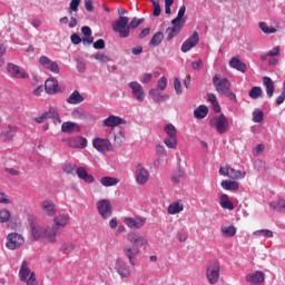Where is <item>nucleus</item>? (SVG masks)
<instances>
[{"label":"nucleus","mask_w":285,"mask_h":285,"mask_svg":"<svg viewBox=\"0 0 285 285\" xmlns=\"http://www.w3.org/2000/svg\"><path fill=\"white\" fill-rule=\"evenodd\" d=\"M58 235H61V230L57 227H45V236L43 239H46L49 244H57V237Z\"/></svg>","instance_id":"6ab92c4d"},{"label":"nucleus","mask_w":285,"mask_h":285,"mask_svg":"<svg viewBox=\"0 0 285 285\" xmlns=\"http://www.w3.org/2000/svg\"><path fill=\"white\" fill-rule=\"evenodd\" d=\"M252 115L254 124H262L264 121V111L262 109H254Z\"/></svg>","instance_id":"de8ad7c7"},{"label":"nucleus","mask_w":285,"mask_h":285,"mask_svg":"<svg viewBox=\"0 0 285 285\" xmlns=\"http://www.w3.org/2000/svg\"><path fill=\"white\" fill-rule=\"evenodd\" d=\"M75 243L65 244L60 247V250L63 253V255H70V253H75Z\"/></svg>","instance_id":"8fccbe9b"},{"label":"nucleus","mask_w":285,"mask_h":285,"mask_svg":"<svg viewBox=\"0 0 285 285\" xmlns=\"http://www.w3.org/2000/svg\"><path fill=\"white\" fill-rule=\"evenodd\" d=\"M73 119H86V111L82 109H73L71 112Z\"/></svg>","instance_id":"6e6d98bb"},{"label":"nucleus","mask_w":285,"mask_h":285,"mask_svg":"<svg viewBox=\"0 0 285 285\" xmlns=\"http://www.w3.org/2000/svg\"><path fill=\"white\" fill-rule=\"evenodd\" d=\"M269 207L277 213H285V199L278 198L277 200L269 203Z\"/></svg>","instance_id":"c9c22d12"},{"label":"nucleus","mask_w":285,"mask_h":285,"mask_svg":"<svg viewBox=\"0 0 285 285\" xmlns=\"http://www.w3.org/2000/svg\"><path fill=\"white\" fill-rule=\"evenodd\" d=\"M76 175L79 179H81L86 184H92L95 181V177L88 174V170H86L83 167H78L76 169Z\"/></svg>","instance_id":"bb28decb"},{"label":"nucleus","mask_w":285,"mask_h":285,"mask_svg":"<svg viewBox=\"0 0 285 285\" xmlns=\"http://www.w3.org/2000/svg\"><path fill=\"white\" fill-rule=\"evenodd\" d=\"M97 61H100V63H108L110 61V57L106 56V53H96L94 57Z\"/></svg>","instance_id":"13d9d810"},{"label":"nucleus","mask_w":285,"mask_h":285,"mask_svg":"<svg viewBox=\"0 0 285 285\" xmlns=\"http://www.w3.org/2000/svg\"><path fill=\"white\" fill-rule=\"evenodd\" d=\"M149 95L151 96L153 101H155V104H159V97L161 94H159V89H149Z\"/></svg>","instance_id":"4d7b16f0"},{"label":"nucleus","mask_w":285,"mask_h":285,"mask_svg":"<svg viewBox=\"0 0 285 285\" xmlns=\"http://www.w3.org/2000/svg\"><path fill=\"white\" fill-rule=\"evenodd\" d=\"M167 32V41H173V39H175V37H177V35H179L181 32V29H177V27H169L166 30Z\"/></svg>","instance_id":"49530a36"},{"label":"nucleus","mask_w":285,"mask_h":285,"mask_svg":"<svg viewBox=\"0 0 285 285\" xmlns=\"http://www.w3.org/2000/svg\"><path fill=\"white\" fill-rule=\"evenodd\" d=\"M264 279H266V275L262 271L246 275V282L250 285L264 284Z\"/></svg>","instance_id":"412c9836"},{"label":"nucleus","mask_w":285,"mask_h":285,"mask_svg":"<svg viewBox=\"0 0 285 285\" xmlns=\"http://www.w3.org/2000/svg\"><path fill=\"white\" fill-rule=\"evenodd\" d=\"M166 88H168V78L163 76L157 81V88L156 89L160 90V92H164V90H166Z\"/></svg>","instance_id":"09e8293b"},{"label":"nucleus","mask_w":285,"mask_h":285,"mask_svg":"<svg viewBox=\"0 0 285 285\" xmlns=\"http://www.w3.org/2000/svg\"><path fill=\"white\" fill-rule=\"evenodd\" d=\"M282 51V47L276 46L272 50L261 55V61H266L268 57H279V52Z\"/></svg>","instance_id":"4c0bfd02"},{"label":"nucleus","mask_w":285,"mask_h":285,"mask_svg":"<svg viewBox=\"0 0 285 285\" xmlns=\"http://www.w3.org/2000/svg\"><path fill=\"white\" fill-rule=\"evenodd\" d=\"M176 239H178V242H186V239H188V232L186 230L178 232L176 235Z\"/></svg>","instance_id":"0e129e2a"},{"label":"nucleus","mask_w":285,"mask_h":285,"mask_svg":"<svg viewBox=\"0 0 285 285\" xmlns=\"http://www.w3.org/2000/svg\"><path fill=\"white\" fill-rule=\"evenodd\" d=\"M22 282H26L27 285H37V274H31V276Z\"/></svg>","instance_id":"774afa93"},{"label":"nucleus","mask_w":285,"mask_h":285,"mask_svg":"<svg viewBox=\"0 0 285 285\" xmlns=\"http://www.w3.org/2000/svg\"><path fill=\"white\" fill-rule=\"evenodd\" d=\"M83 100L85 98L79 90H73L67 98V104H70V106H79V104H83Z\"/></svg>","instance_id":"cd10ccee"},{"label":"nucleus","mask_w":285,"mask_h":285,"mask_svg":"<svg viewBox=\"0 0 285 285\" xmlns=\"http://www.w3.org/2000/svg\"><path fill=\"white\" fill-rule=\"evenodd\" d=\"M68 222H70V215L68 213H59L53 217V226L59 228L60 232L68 226Z\"/></svg>","instance_id":"aec40b11"},{"label":"nucleus","mask_w":285,"mask_h":285,"mask_svg":"<svg viewBox=\"0 0 285 285\" xmlns=\"http://www.w3.org/2000/svg\"><path fill=\"white\" fill-rule=\"evenodd\" d=\"M97 208L100 217L102 219H108L112 217V205L110 204V200L108 199H100L97 203Z\"/></svg>","instance_id":"f8f14e48"},{"label":"nucleus","mask_w":285,"mask_h":285,"mask_svg":"<svg viewBox=\"0 0 285 285\" xmlns=\"http://www.w3.org/2000/svg\"><path fill=\"white\" fill-rule=\"evenodd\" d=\"M47 119H52L53 124H61V118L59 117V111L56 108H49L47 112H45Z\"/></svg>","instance_id":"e433bc0d"},{"label":"nucleus","mask_w":285,"mask_h":285,"mask_svg":"<svg viewBox=\"0 0 285 285\" xmlns=\"http://www.w3.org/2000/svg\"><path fill=\"white\" fill-rule=\"evenodd\" d=\"M220 186L224 190H239V183L235 180H223Z\"/></svg>","instance_id":"ea45409f"},{"label":"nucleus","mask_w":285,"mask_h":285,"mask_svg":"<svg viewBox=\"0 0 285 285\" xmlns=\"http://www.w3.org/2000/svg\"><path fill=\"white\" fill-rule=\"evenodd\" d=\"M164 131L167 137L164 139V144L167 148L175 149L177 148V128L173 124H167L164 127Z\"/></svg>","instance_id":"39448f33"},{"label":"nucleus","mask_w":285,"mask_h":285,"mask_svg":"<svg viewBox=\"0 0 285 285\" xmlns=\"http://www.w3.org/2000/svg\"><path fill=\"white\" fill-rule=\"evenodd\" d=\"M70 41H71V43H72L73 46H79V43H82L81 37H80L79 35H77V33H72V35L70 36Z\"/></svg>","instance_id":"e2e57ef3"},{"label":"nucleus","mask_w":285,"mask_h":285,"mask_svg":"<svg viewBox=\"0 0 285 285\" xmlns=\"http://www.w3.org/2000/svg\"><path fill=\"white\" fill-rule=\"evenodd\" d=\"M10 217H11L10 210L8 209L0 210V224H6L10 222Z\"/></svg>","instance_id":"603ef678"},{"label":"nucleus","mask_w":285,"mask_h":285,"mask_svg":"<svg viewBox=\"0 0 285 285\" xmlns=\"http://www.w3.org/2000/svg\"><path fill=\"white\" fill-rule=\"evenodd\" d=\"M256 237H274L273 230L271 229H258L253 233Z\"/></svg>","instance_id":"3c124183"},{"label":"nucleus","mask_w":285,"mask_h":285,"mask_svg":"<svg viewBox=\"0 0 285 285\" xmlns=\"http://www.w3.org/2000/svg\"><path fill=\"white\" fill-rule=\"evenodd\" d=\"M156 155H158V157H166V147H164L163 145H158L156 147Z\"/></svg>","instance_id":"338daca9"},{"label":"nucleus","mask_w":285,"mask_h":285,"mask_svg":"<svg viewBox=\"0 0 285 285\" xmlns=\"http://www.w3.org/2000/svg\"><path fill=\"white\" fill-rule=\"evenodd\" d=\"M61 132H66L67 135H72L73 132H81V127H79L77 122L66 121L61 125Z\"/></svg>","instance_id":"a878e982"},{"label":"nucleus","mask_w":285,"mask_h":285,"mask_svg":"<svg viewBox=\"0 0 285 285\" xmlns=\"http://www.w3.org/2000/svg\"><path fill=\"white\" fill-rule=\"evenodd\" d=\"M174 88H175L176 95H181V92H183L181 81H179V78L174 79Z\"/></svg>","instance_id":"69168bd1"},{"label":"nucleus","mask_w":285,"mask_h":285,"mask_svg":"<svg viewBox=\"0 0 285 285\" xmlns=\"http://www.w3.org/2000/svg\"><path fill=\"white\" fill-rule=\"evenodd\" d=\"M171 26L174 28H177L178 30H181L184 26H186V19L175 18L171 20Z\"/></svg>","instance_id":"864d4df0"},{"label":"nucleus","mask_w":285,"mask_h":285,"mask_svg":"<svg viewBox=\"0 0 285 285\" xmlns=\"http://www.w3.org/2000/svg\"><path fill=\"white\" fill-rule=\"evenodd\" d=\"M209 126L212 128H215L216 132L218 135H224L228 132V129L230 128V124L228 122V118L225 117L224 114H220L219 116H215L209 120Z\"/></svg>","instance_id":"20e7f679"},{"label":"nucleus","mask_w":285,"mask_h":285,"mask_svg":"<svg viewBox=\"0 0 285 285\" xmlns=\"http://www.w3.org/2000/svg\"><path fill=\"white\" fill-rule=\"evenodd\" d=\"M199 43V32L194 31L193 35L183 42L180 50L181 52H190L191 48H195Z\"/></svg>","instance_id":"a211bd4d"},{"label":"nucleus","mask_w":285,"mask_h":285,"mask_svg":"<svg viewBox=\"0 0 285 285\" xmlns=\"http://www.w3.org/2000/svg\"><path fill=\"white\" fill-rule=\"evenodd\" d=\"M39 63L45 70H48L53 75H59L60 72L59 65L52 61L50 58H48V56H41L39 58Z\"/></svg>","instance_id":"ddd939ff"},{"label":"nucleus","mask_w":285,"mask_h":285,"mask_svg":"<svg viewBox=\"0 0 285 285\" xmlns=\"http://www.w3.org/2000/svg\"><path fill=\"white\" fill-rule=\"evenodd\" d=\"M126 124V120L119 116L110 115L104 121L102 126L105 128H117V126H121Z\"/></svg>","instance_id":"4be33fe9"},{"label":"nucleus","mask_w":285,"mask_h":285,"mask_svg":"<svg viewBox=\"0 0 285 285\" xmlns=\"http://www.w3.org/2000/svg\"><path fill=\"white\" fill-rule=\"evenodd\" d=\"M92 146L98 153H108L110 150V140L104 138H95Z\"/></svg>","instance_id":"5701e85b"},{"label":"nucleus","mask_w":285,"mask_h":285,"mask_svg":"<svg viewBox=\"0 0 285 285\" xmlns=\"http://www.w3.org/2000/svg\"><path fill=\"white\" fill-rule=\"evenodd\" d=\"M17 126L9 125L3 128L0 135L4 141H12L14 139V135H17Z\"/></svg>","instance_id":"b1692460"},{"label":"nucleus","mask_w":285,"mask_h":285,"mask_svg":"<svg viewBox=\"0 0 285 285\" xmlns=\"http://www.w3.org/2000/svg\"><path fill=\"white\" fill-rule=\"evenodd\" d=\"M134 246H136V248H139L141 246H148V239L140 235V237H138V239L136 240V244H134Z\"/></svg>","instance_id":"680f3d73"},{"label":"nucleus","mask_w":285,"mask_h":285,"mask_svg":"<svg viewBox=\"0 0 285 285\" xmlns=\"http://www.w3.org/2000/svg\"><path fill=\"white\" fill-rule=\"evenodd\" d=\"M144 23V19L134 18L130 21V18L120 16L118 20L112 22V30L117 32L120 39H128L130 37V29L139 28Z\"/></svg>","instance_id":"f257e3e1"},{"label":"nucleus","mask_w":285,"mask_h":285,"mask_svg":"<svg viewBox=\"0 0 285 285\" xmlns=\"http://www.w3.org/2000/svg\"><path fill=\"white\" fill-rule=\"evenodd\" d=\"M184 179H186V173L181 169H178L171 177L174 184H179L180 181H184Z\"/></svg>","instance_id":"a18cd8bd"},{"label":"nucleus","mask_w":285,"mask_h":285,"mask_svg":"<svg viewBox=\"0 0 285 285\" xmlns=\"http://www.w3.org/2000/svg\"><path fill=\"white\" fill-rule=\"evenodd\" d=\"M161 41H164V32L158 31V32H156V33L153 36V38H151V40H150V42H149V46H155V47H157V46H159V45L161 43Z\"/></svg>","instance_id":"79ce46f5"},{"label":"nucleus","mask_w":285,"mask_h":285,"mask_svg":"<svg viewBox=\"0 0 285 285\" xmlns=\"http://www.w3.org/2000/svg\"><path fill=\"white\" fill-rule=\"evenodd\" d=\"M184 210V204L180 202H174L167 207L168 215H179Z\"/></svg>","instance_id":"7c9ffc66"},{"label":"nucleus","mask_w":285,"mask_h":285,"mask_svg":"<svg viewBox=\"0 0 285 285\" xmlns=\"http://www.w3.org/2000/svg\"><path fill=\"white\" fill-rule=\"evenodd\" d=\"M263 83L266 88L268 99L273 98V95H275V82H273V79H271V77H264Z\"/></svg>","instance_id":"c85d7f7f"},{"label":"nucleus","mask_w":285,"mask_h":285,"mask_svg":"<svg viewBox=\"0 0 285 285\" xmlns=\"http://www.w3.org/2000/svg\"><path fill=\"white\" fill-rule=\"evenodd\" d=\"M62 170L67 175H75V171L77 173V165L66 164L62 166Z\"/></svg>","instance_id":"5fc2aeb1"},{"label":"nucleus","mask_w":285,"mask_h":285,"mask_svg":"<svg viewBox=\"0 0 285 285\" xmlns=\"http://www.w3.org/2000/svg\"><path fill=\"white\" fill-rule=\"evenodd\" d=\"M194 117L196 119H206V117H208V107L206 105H199L194 110Z\"/></svg>","instance_id":"72a5a7b5"},{"label":"nucleus","mask_w":285,"mask_h":285,"mask_svg":"<svg viewBox=\"0 0 285 285\" xmlns=\"http://www.w3.org/2000/svg\"><path fill=\"white\" fill-rule=\"evenodd\" d=\"M115 268L120 277H130V275H132V269H130L128 263L121 258L116 259Z\"/></svg>","instance_id":"dca6fc26"},{"label":"nucleus","mask_w":285,"mask_h":285,"mask_svg":"<svg viewBox=\"0 0 285 285\" xmlns=\"http://www.w3.org/2000/svg\"><path fill=\"white\" fill-rule=\"evenodd\" d=\"M32 274H35V272L30 269L28 261H23L19 269L20 282L27 281L29 277H32Z\"/></svg>","instance_id":"393cba45"},{"label":"nucleus","mask_w":285,"mask_h":285,"mask_svg":"<svg viewBox=\"0 0 285 285\" xmlns=\"http://www.w3.org/2000/svg\"><path fill=\"white\" fill-rule=\"evenodd\" d=\"M135 179L138 186H144L148 184V179H150V173L144 165L139 164L136 166V171H135Z\"/></svg>","instance_id":"9b49d317"},{"label":"nucleus","mask_w":285,"mask_h":285,"mask_svg":"<svg viewBox=\"0 0 285 285\" xmlns=\"http://www.w3.org/2000/svg\"><path fill=\"white\" fill-rule=\"evenodd\" d=\"M101 186H105V188H110L112 186H117L119 184V179L116 177L110 176H104L100 178Z\"/></svg>","instance_id":"f704fd0d"},{"label":"nucleus","mask_w":285,"mask_h":285,"mask_svg":"<svg viewBox=\"0 0 285 285\" xmlns=\"http://www.w3.org/2000/svg\"><path fill=\"white\" fill-rule=\"evenodd\" d=\"M263 95L264 90H262V87H253L248 91V96L250 97V99H259V97H262Z\"/></svg>","instance_id":"37998d69"},{"label":"nucleus","mask_w":285,"mask_h":285,"mask_svg":"<svg viewBox=\"0 0 285 285\" xmlns=\"http://www.w3.org/2000/svg\"><path fill=\"white\" fill-rule=\"evenodd\" d=\"M26 244V239L21 234L11 233L7 236L6 246L9 250H17V248H21Z\"/></svg>","instance_id":"6e6552de"},{"label":"nucleus","mask_w":285,"mask_h":285,"mask_svg":"<svg viewBox=\"0 0 285 285\" xmlns=\"http://www.w3.org/2000/svg\"><path fill=\"white\" fill-rule=\"evenodd\" d=\"M140 235L134 232H130L129 234H127V239L128 242H130V244L136 245L137 244V239H139Z\"/></svg>","instance_id":"052dcab7"},{"label":"nucleus","mask_w":285,"mask_h":285,"mask_svg":"<svg viewBox=\"0 0 285 285\" xmlns=\"http://www.w3.org/2000/svg\"><path fill=\"white\" fill-rule=\"evenodd\" d=\"M146 222H148V218L141 215L124 218V224L127 226V228H130L131 230H139L144 228L146 226Z\"/></svg>","instance_id":"0eeeda50"},{"label":"nucleus","mask_w":285,"mask_h":285,"mask_svg":"<svg viewBox=\"0 0 285 285\" xmlns=\"http://www.w3.org/2000/svg\"><path fill=\"white\" fill-rule=\"evenodd\" d=\"M69 146L71 148H86V146H88V139L83 137L75 138L73 140H70Z\"/></svg>","instance_id":"58836bf2"},{"label":"nucleus","mask_w":285,"mask_h":285,"mask_svg":"<svg viewBox=\"0 0 285 285\" xmlns=\"http://www.w3.org/2000/svg\"><path fill=\"white\" fill-rule=\"evenodd\" d=\"M258 28L264 32V35H275V32H277L275 27H268L266 22H259Z\"/></svg>","instance_id":"a19ab883"},{"label":"nucleus","mask_w":285,"mask_h":285,"mask_svg":"<svg viewBox=\"0 0 285 285\" xmlns=\"http://www.w3.org/2000/svg\"><path fill=\"white\" fill-rule=\"evenodd\" d=\"M230 68L238 70V72H246V63L242 62L237 57L229 60Z\"/></svg>","instance_id":"473e14b6"},{"label":"nucleus","mask_w":285,"mask_h":285,"mask_svg":"<svg viewBox=\"0 0 285 285\" xmlns=\"http://www.w3.org/2000/svg\"><path fill=\"white\" fill-rule=\"evenodd\" d=\"M219 206L224 208V210H235V205H233V202L228 199V195L226 194L219 196Z\"/></svg>","instance_id":"c756f323"},{"label":"nucleus","mask_w":285,"mask_h":285,"mask_svg":"<svg viewBox=\"0 0 285 285\" xmlns=\"http://www.w3.org/2000/svg\"><path fill=\"white\" fill-rule=\"evenodd\" d=\"M40 210L47 217H55L57 215V205L50 199H45L40 204Z\"/></svg>","instance_id":"2eb2a0df"},{"label":"nucleus","mask_w":285,"mask_h":285,"mask_svg":"<svg viewBox=\"0 0 285 285\" xmlns=\"http://www.w3.org/2000/svg\"><path fill=\"white\" fill-rule=\"evenodd\" d=\"M7 72L12 77V79H29L30 75L26 70L21 69L18 65L12 62L7 63Z\"/></svg>","instance_id":"9d476101"},{"label":"nucleus","mask_w":285,"mask_h":285,"mask_svg":"<svg viewBox=\"0 0 285 285\" xmlns=\"http://www.w3.org/2000/svg\"><path fill=\"white\" fill-rule=\"evenodd\" d=\"M227 177L229 179H244V177H246V173H242L239 170H236L229 167V174Z\"/></svg>","instance_id":"c03bdc74"},{"label":"nucleus","mask_w":285,"mask_h":285,"mask_svg":"<svg viewBox=\"0 0 285 285\" xmlns=\"http://www.w3.org/2000/svg\"><path fill=\"white\" fill-rule=\"evenodd\" d=\"M212 81L218 95L227 97L229 101H237V96L230 90V80L228 78H222L219 73H216Z\"/></svg>","instance_id":"f03ea898"},{"label":"nucleus","mask_w":285,"mask_h":285,"mask_svg":"<svg viewBox=\"0 0 285 285\" xmlns=\"http://www.w3.org/2000/svg\"><path fill=\"white\" fill-rule=\"evenodd\" d=\"M122 253L124 255L127 256V258L129 259V264L130 266H136V259L137 257H139V247L137 246H131V245H125L122 248Z\"/></svg>","instance_id":"4468645a"},{"label":"nucleus","mask_w":285,"mask_h":285,"mask_svg":"<svg viewBox=\"0 0 285 285\" xmlns=\"http://www.w3.org/2000/svg\"><path fill=\"white\" fill-rule=\"evenodd\" d=\"M128 88L131 90V96L138 104L144 102L146 99V91H144V87L138 81H131L128 83Z\"/></svg>","instance_id":"1a4fd4ad"},{"label":"nucleus","mask_w":285,"mask_h":285,"mask_svg":"<svg viewBox=\"0 0 285 285\" xmlns=\"http://www.w3.org/2000/svg\"><path fill=\"white\" fill-rule=\"evenodd\" d=\"M140 83H150L153 81V73H142L139 77Z\"/></svg>","instance_id":"bf43d9fd"},{"label":"nucleus","mask_w":285,"mask_h":285,"mask_svg":"<svg viewBox=\"0 0 285 285\" xmlns=\"http://www.w3.org/2000/svg\"><path fill=\"white\" fill-rule=\"evenodd\" d=\"M29 228H30V235L31 239L33 242H39V239H43L46 235V227L39 225V218L37 216H29Z\"/></svg>","instance_id":"7ed1b4c3"},{"label":"nucleus","mask_w":285,"mask_h":285,"mask_svg":"<svg viewBox=\"0 0 285 285\" xmlns=\"http://www.w3.org/2000/svg\"><path fill=\"white\" fill-rule=\"evenodd\" d=\"M45 91L47 95H57V92H63V89L59 87V80L51 77L48 78L45 82Z\"/></svg>","instance_id":"f3484780"},{"label":"nucleus","mask_w":285,"mask_h":285,"mask_svg":"<svg viewBox=\"0 0 285 285\" xmlns=\"http://www.w3.org/2000/svg\"><path fill=\"white\" fill-rule=\"evenodd\" d=\"M220 233L223 237H235V235H237V227H235V225H223Z\"/></svg>","instance_id":"2f4dec72"},{"label":"nucleus","mask_w":285,"mask_h":285,"mask_svg":"<svg viewBox=\"0 0 285 285\" xmlns=\"http://www.w3.org/2000/svg\"><path fill=\"white\" fill-rule=\"evenodd\" d=\"M206 277L209 284L219 282V262L209 261L206 267Z\"/></svg>","instance_id":"423d86ee"}]
</instances>
